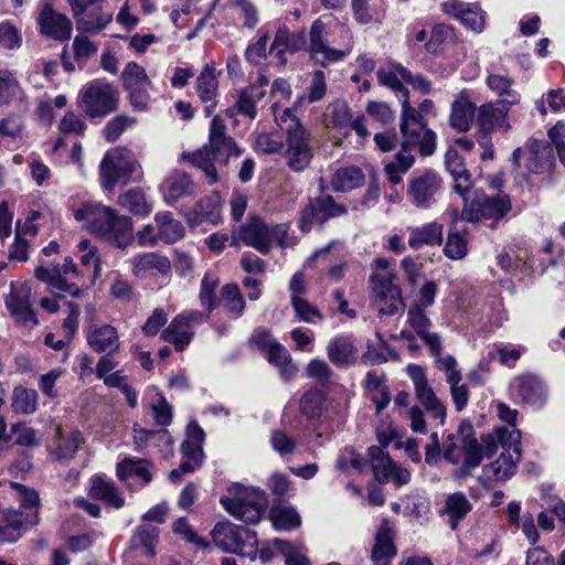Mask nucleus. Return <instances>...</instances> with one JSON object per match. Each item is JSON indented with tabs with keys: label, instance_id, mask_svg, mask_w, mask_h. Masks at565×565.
<instances>
[{
	"label": "nucleus",
	"instance_id": "obj_1",
	"mask_svg": "<svg viewBox=\"0 0 565 565\" xmlns=\"http://www.w3.org/2000/svg\"><path fill=\"white\" fill-rule=\"evenodd\" d=\"M339 39H329L327 24L322 18L316 19L309 30V42L303 31L291 33L286 26L279 28L270 46V53H275L281 65L287 60L286 52L295 53L307 47L310 58L322 67L344 60L353 50V35L343 24L335 26Z\"/></svg>",
	"mask_w": 565,
	"mask_h": 565
},
{
	"label": "nucleus",
	"instance_id": "obj_2",
	"mask_svg": "<svg viewBox=\"0 0 565 565\" xmlns=\"http://www.w3.org/2000/svg\"><path fill=\"white\" fill-rule=\"evenodd\" d=\"M73 216L77 222H83L93 235L120 249L134 241L131 218L109 206L86 202L73 211Z\"/></svg>",
	"mask_w": 565,
	"mask_h": 565
},
{
	"label": "nucleus",
	"instance_id": "obj_3",
	"mask_svg": "<svg viewBox=\"0 0 565 565\" xmlns=\"http://www.w3.org/2000/svg\"><path fill=\"white\" fill-rule=\"evenodd\" d=\"M484 444L483 456H491L500 446V456L484 466L483 477L488 481H507L518 470L521 459V433L514 428H495L492 435L482 438Z\"/></svg>",
	"mask_w": 565,
	"mask_h": 565
},
{
	"label": "nucleus",
	"instance_id": "obj_4",
	"mask_svg": "<svg viewBox=\"0 0 565 565\" xmlns=\"http://www.w3.org/2000/svg\"><path fill=\"white\" fill-rule=\"evenodd\" d=\"M454 191L462 199L463 207L460 218L476 223L481 220L498 221L511 210L508 194L500 192L495 196L486 195L477 188L472 179H454Z\"/></svg>",
	"mask_w": 565,
	"mask_h": 565
},
{
	"label": "nucleus",
	"instance_id": "obj_5",
	"mask_svg": "<svg viewBox=\"0 0 565 565\" xmlns=\"http://www.w3.org/2000/svg\"><path fill=\"white\" fill-rule=\"evenodd\" d=\"M224 120L220 116H214L210 122L207 145L185 157L192 166L203 171L206 177H216L214 161L217 154L236 158L241 154L236 142L227 135Z\"/></svg>",
	"mask_w": 565,
	"mask_h": 565
},
{
	"label": "nucleus",
	"instance_id": "obj_6",
	"mask_svg": "<svg viewBox=\"0 0 565 565\" xmlns=\"http://www.w3.org/2000/svg\"><path fill=\"white\" fill-rule=\"evenodd\" d=\"M220 502L231 515L247 524L258 523L268 505L265 491L239 483L231 486L228 495L222 497Z\"/></svg>",
	"mask_w": 565,
	"mask_h": 565
},
{
	"label": "nucleus",
	"instance_id": "obj_7",
	"mask_svg": "<svg viewBox=\"0 0 565 565\" xmlns=\"http://www.w3.org/2000/svg\"><path fill=\"white\" fill-rule=\"evenodd\" d=\"M276 122L287 138V163L294 172H301L311 160L309 136L290 108L275 115Z\"/></svg>",
	"mask_w": 565,
	"mask_h": 565
},
{
	"label": "nucleus",
	"instance_id": "obj_8",
	"mask_svg": "<svg viewBox=\"0 0 565 565\" xmlns=\"http://www.w3.org/2000/svg\"><path fill=\"white\" fill-rule=\"evenodd\" d=\"M409 92L401 98L402 115L399 130L408 143H417L420 156H430L436 150V134L427 127L423 115L409 104Z\"/></svg>",
	"mask_w": 565,
	"mask_h": 565
},
{
	"label": "nucleus",
	"instance_id": "obj_9",
	"mask_svg": "<svg viewBox=\"0 0 565 565\" xmlns=\"http://www.w3.org/2000/svg\"><path fill=\"white\" fill-rule=\"evenodd\" d=\"M287 236V226L276 224L268 226L259 216H250L248 222L241 225L237 236L233 235L231 245H236V239L242 241L245 245L255 248L260 254H268L273 243L282 244Z\"/></svg>",
	"mask_w": 565,
	"mask_h": 565
},
{
	"label": "nucleus",
	"instance_id": "obj_10",
	"mask_svg": "<svg viewBox=\"0 0 565 565\" xmlns=\"http://www.w3.org/2000/svg\"><path fill=\"white\" fill-rule=\"evenodd\" d=\"M213 542L224 552L235 553L249 559L257 556L256 533L230 522L218 523L212 531Z\"/></svg>",
	"mask_w": 565,
	"mask_h": 565
},
{
	"label": "nucleus",
	"instance_id": "obj_11",
	"mask_svg": "<svg viewBox=\"0 0 565 565\" xmlns=\"http://www.w3.org/2000/svg\"><path fill=\"white\" fill-rule=\"evenodd\" d=\"M443 455L448 462L460 465L458 477H466L481 463L483 449L475 437L451 435L444 445Z\"/></svg>",
	"mask_w": 565,
	"mask_h": 565
},
{
	"label": "nucleus",
	"instance_id": "obj_12",
	"mask_svg": "<svg viewBox=\"0 0 565 565\" xmlns=\"http://www.w3.org/2000/svg\"><path fill=\"white\" fill-rule=\"evenodd\" d=\"M119 94L104 79L88 83L81 92L79 107L89 117H105L118 107Z\"/></svg>",
	"mask_w": 565,
	"mask_h": 565
},
{
	"label": "nucleus",
	"instance_id": "obj_13",
	"mask_svg": "<svg viewBox=\"0 0 565 565\" xmlns=\"http://www.w3.org/2000/svg\"><path fill=\"white\" fill-rule=\"evenodd\" d=\"M372 303L381 316H393L403 305L402 290L395 273H373Z\"/></svg>",
	"mask_w": 565,
	"mask_h": 565
},
{
	"label": "nucleus",
	"instance_id": "obj_14",
	"mask_svg": "<svg viewBox=\"0 0 565 565\" xmlns=\"http://www.w3.org/2000/svg\"><path fill=\"white\" fill-rule=\"evenodd\" d=\"M205 434L196 422L189 423L186 427V438L181 445L182 462L178 469H173L169 479L172 482L181 480L184 473H191L203 463V443Z\"/></svg>",
	"mask_w": 565,
	"mask_h": 565
},
{
	"label": "nucleus",
	"instance_id": "obj_15",
	"mask_svg": "<svg viewBox=\"0 0 565 565\" xmlns=\"http://www.w3.org/2000/svg\"><path fill=\"white\" fill-rule=\"evenodd\" d=\"M36 21L42 35L60 42L71 39L72 21L65 14L54 10L52 0L40 1Z\"/></svg>",
	"mask_w": 565,
	"mask_h": 565
},
{
	"label": "nucleus",
	"instance_id": "obj_16",
	"mask_svg": "<svg viewBox=\"0 0 565 565\" xmlns=\"http://www.w3.org/2000/svg\"><path fill=\"white\" fill-rule=\"evenodd\" d=\"M347 212L343 205L337 204L329 193H322L315 200H310L308 205L302 210L299 227L306 233L309 232L313 225L323 224L330 217H335Z\"/></svg>",
	"mask_w": 565,
	"mask_h": 565
},
{
	"label": "nucleus",
	"instance_id": "obj_17",
	"mask_svg": "<svg viewBox=\"0 0 565 565\" xmlns=\"http://www.w3.org/2000/svg\"><path fill=\"white\" fill-rule=\"evenodd\" d=\"M31 288L26 281H11L10 291L4 298V305L15 322L25 326H36L38 319L30 302Z\"/></svg>",
	"mask_w": 565,
	"mask_h": 565
},
{
	"label": "nucleus",
	"instance_id": "obj_18",
	"mask_svg": "<svg viewBox=\"0 0 565 565\" xmlns=\"http://www.w3.org/2000/svg\"><path fill=\"white\" fill-rule=\"evenodd\" d=\"M510 395L516 402L542 406L546 401L547 388L536 375L524 374L512 380Z\"/></svg>",
	"mask_w": 565,
	"mask_h": 565
},
{
	"label": "nucleus",
	"instance_id": "obj_19",
	"mask_svg": "<svg viewBox=\"0 0 565 565\" xmlns=\"http://www.w3.org/2000/svg\"><path fill=\"white\" fill-rule=\"evenodd\" d=\"M220 285V279L217 275L213 271L205 273L200 287V303L202 308L206 310V312H201L196 310L183 311L179 313L183 316L184 321L193 328L195 323H202L210 318L211 312L216 308L217 299H216V289Z\"/></svg>",
	"mask_w": 565,
	"mask_h": 565
},
{
	"label": "nucleus",
	"instance_id": "obj_20",
	"mask_svg": "<svg viewBox=\"0 0 565 565\" xmlns=\"http://www.w3.org/2000/svg\"><path fill=\"white\" fill-rule=\"evenodd\" d=\"M441 7L447 15L460 21L465 26L477 33L483 31L487 14L478 3L448 0Z\"/></svg>",
	"mask_w": 565,
	"mask_h": 565
},
{
	"label": "nucleus",
	"instance_id": "obj_21",
	"mask_svg": "<svg viewBox=\"0 0 565 565\" xmlns=\"http://www.w3.org/2000/svg\"><path fill=\"white\" fill-rule=\"evenodd\" d=\"M35 513L23 514L21 510L8 509L0 513V542L12 543L20 539L22 532L36 525Z\"/></svg>",
	"mask_w": 565,
	"mask_h": 565
},
{
	"label": "nucleus",
	"instance_id": "obj_22",
	"mask_svg": "<svg viewBox=\"0 0 565 565\" xmlns=\"http://www.w3.org/2000/svg\"><path fill=\"white\" fill-rule=\"evenodd\" d=\"M407 324L428 348L430 355L438 354L441 338L437 332L430 330L433 322L422 309V306L409 307L407 311Z\"/></svg>",
	"mask_w": 565,
	"mask_h": 565
},
{
	"label": "nucleus",
	"instance_id": "obj_23",
	"mask_svg": "<svg viewBox=\"0 0 565 565\" xmlns=\"http://www.w3.org/2000/svg\"><path fill=\"white\" fill-rule=\"evenodd\" d=\"M88 347L96 353H118L121 349L119 333L116 327L104 324H92L86 332Z\"/></svg>",
	"mask_w": 565,
	"mask_h": 565
},
{
	"label": "nucleus",
	"instance_id": "obj_24",
	"mask_svg": "<svg viewBox=\"0 0 565 565\" xmlns=\"http://www.w3.org/2000/svg\"><path fill=\"white\" fill-rule=\"evenodd\" d=\"M329 360L338 367H349L358 361L356 339L350 333H341L332 338L327 347Z\"/></svg>",
	"mask_w": 565,
	"mask_h": 565
},
{
	"label": "nucleus",
	"instance_id": "obj_25",
	"mask_svg": "<svg viewBox=\"0 0 565 565\" xmlns=\"http://www.w3.org/2000/svg\"><path fill=\"white\" fill-rule=\"evenodd\" d=\"M100 171L103 177H127L140 174L141 168L129 151L115 150L105 154Z\"/></svg>",
	"mask_w": 565,
	"mask_h": 565
},
{
	"label": "nucleus",
	"instance_id": "obj_26",
	"mask_svg": "<svg viewBox=\"0 0 565 565\" xmlns=\"http://www.w3.org/2000/svg\"><path fill=\"white\" fill-rule=\"evenodd\" d=\"M186 222L191 228L203 223L217 225L222 222L221 196L214 192L198 201L192 211L186 214Z\"/></svg>",
	"mask_w": 565,
	"mask_h": 565
},
{
	"label": "nucleus",
	"instance_id": "obj_27",
	"mask_svg": "<svg viewBox=\"0 0 565 565\" xmlns=\"http://www.w3.org/2000/svg\"><path fill=\"white\" fill-rule=\"evenodd\" d=\"M131 273L135 277L143 279L158 274L170 271L171 263L168 257L158 253H142L129 259Z\"/></svg>",
	"mask_w": 565,
	"mask_h": 565
},
{
	"label": "nucleus",
	"instance_id": "obj_28",
	"mask_svg": "<svg viewBox=\"0 0 565 565\" xmlns=\"http://www.w3.org/2000/svg\"><path fill=\"white\" fill-rule=\"evenodd\" d=\"M396 553L394 530L390 525L388 520L384 519L375 534V543L371 554L373 565H391Z\"/></svg>",
	"mask_w": 565,
	"mask_h": 565
},
{
	"label": "nucleus",
	"instance_id": "obj_29",
	"mask_svg": "<svg viewBox=\"0 0 565 565\" xmlns=\"http://www.w3.org/2000/svg\"><path fill=\"white\" fill-rule=\"evenodd\" d=\"M218 81L213 64H207L196 78V93L204 106V113L210 116L217 104Z\"/></svg>",
	"mask_w": 565,
	"mask_h": 565
},
{
	"label": "nucleus",
	"instance_id": "obj_30",
	"mask_svg": "<svg viewBox=\"0 0 565 565\" xmlns=\"http://www.w3.org/2000/svg\"><path fill=\"white\" fill-rule=\"evenodd\" d=\"M408 232V245L413 249H420L424 246H439L443 243L444 226L438 222L411 227Z\"/></svg>",
	"mask_w": 565,
	"mask_h": 565
},
{
	"label": "nucleus",
	"instance_id": "obj_31",
	"mask_svg": "<svg viewBox=\"0 0 565 565\" xmlns=\"http://www.w3.org/2000/svg\"><path fill=\"white\" fill-rule=\"evenodd\" d=\"M89 493L94 499L102 500L115 509H120L125 505V498L115 482L106 476H94L90 479Z\"/></svg>",
	"mask_w": 565,
	"mask_h": 565
},
{
	"label": "nucleus",
	"instance_id": "obj_32",
	"mask_svg": "<svg viewBox=\"0 0 565 565\" xmlns=\"http://www.w3.org/2000/svg\"><path fill=\"white\" fill-rule=\"evenodd\" d=\"M183 316H175L169 326L162 330L161 339L173 344L175 351L182 352L192 341L194 330L185 321Z\"/></svg>",
	"mask_w": 565,
	"mask_h": 565
},
{
	"label": "nucleus",
	"instance_id": "obj_33",
	"mask_svg": "<svg viewBox=\"0 0 565 565\" xmlns=\"http://www.w3.org/2000/svg\"><path fill=\"white\" fill-rule=\"evenodd\" d=\"M508 106L501 105L495 107L492 103L481 105L477 110V125L479 131L483 135V138L497 128L505 125L507 114L509 111Z\"/></svg>",
	"mask_w": 565,
	"mask_h": 565
},
{
	"label": "nucleus",
	"instance_id": "obj_34",
	"mask_svg": "<svg viewBox=\"0 0 565 565\" xmlns=\"http://www.w3.org/2000/svg\"><path fill=\"white\" fill-rule=\"evenodd\" d=\"M83 441L79 430H72L66 435L61 428H57L54 445L50 447V455L57 461L70 460Z\"/></svg>",
	"mask_w": 565,
	"mask_h": 565
},
{
	"label": "nucleus",
	"instance_id": "obj_35",
	"mask_svg": "<svg viewBox=\"0 0 565 565\" xmlns=\"http://www.w3.org/2000/svg\"><path fill=\"white\" fill-rule=\"evenodd\" d=\"M158 238L166 244H173L185 235L184 225L173 217L170 211H159L154 215Z\"/></svg>",
	"mask_w": 565,
	"mask_h": 565
},
{
	"label": "nucleus",
	"instance_id": "obj_36",
	"mask_svg": "<svg viewBox=\"0 0 565 565\" xmlns=\"http://www.w3.org/2000/svg\"><path fill=\"white\" fill-rule=\"evenodd\" d=\"M440 184L437 179H412L408 185V196L417 207H429L435 201Z\"/></svg>",
	"mask_w": 565,
	"mask_h": 565
},
{
	"label": "nucleus",
	"instance_id": "obj_37",
	"mask_svg": "<svg viewBox=\"0 0 565 565\" xmlns=\"http://www.w3.org/2000/svg\"><path fill=\"white\" fill-rule=\"evenodd\" d=\"M376 76L380 85L401 93L402 97H404V92H408L403 82L411 79V72L398 63H390L387 66L379 68Z\"/></svg>",
	"mask_w": 565,
	"mask_h": 565
},
{
	"label": "nucleus",
	"instance_id": "obj_38",
	"mask_svg": "<svg viewBox=\"0 0 565 565\" xmlns=\"http://www.w3.org/2000/svg\"><path fill=\"white\" fill-rule=\"evenodd\" d=\"M118 204L136 216H148L153 205L141 188H134L125 191L118 196Z\"/></svg>",
	"mask_w": 565,
	"mask_h": 565
},
{
	"label": "nucleus",
	"instance_id": "obj_39",
	"mask_svg": "<svg viewBox=\"0 0 565 565\" xmlns=\"http://www.w3.org/2000/svg\"><path fill=\"white\" fill-rule=\"evenodd\" d=\"M163 200L168 205H174L181 199L196 193V186L191 179H164L160 185Z\"/></svg>",
	"mask_w": 565,
	"mask_h": 565
},
{
	"label": "nucleus",
	"instance_id": "obj_40",
	"mask_svg": "<svg viewBox=\"0 0 565 565\" xmlns=\"http://www.w3.org/2000/svg\"><path fill=\"white\" fill-rule=\"evenodd\" d=\"M476 106L468 98H457L451 105L449 124L451 128L459 132H466L470 129L472 118L476 115Z\"/></svg>",
	"mask_w": 565,
	"mask_h": 565
},
{
	"label": "nucleus",
	"instance_id": "obj_41",
	"mask_svg": "<svg viewBox=\"0 0 565 565\" xmlns=\"http://www.w3.org/2000/svg\"><path fill=\"white\" fill-rule=\"evenodd\" d=\"M488 88L498 95L500 104L504 107H512L520 102V94L512 88L513 81L499 74H489L486 79Z\"/></svg>",
	"mask_w": 565,
	"mask_h": 565
},
{
	"label": "nucleus",
	"instance_id": "obj_42",
	"mask_svg": "<svg viewBox=\"0 0 565 565\" xmlns=\"http://www.w3.org/2000/svg\"><path fill=\"white\" fill-rule=\"evenodd\" d=\"M34 275L39 280L44 281L58 290L65 291L71 296L77 297L81 294V289L76 284L68 282L64 277H62L60 265L52 267L39 266L35 268Z\"/></svg>",
	"mask_w": 565,
	"mask_h": 565
},
{
	"label": "nucleus",
	"instance_id": "obj_43",
	"mask_svg": "<svg viewBox=\"0 0 565 565\" xmlns=\"http://www.w3.org/2000/svg\"><path fill=\"white\" fill-rule=\"evenodd\" d=\"M116 475L120 480L129 478H139L143 484H148L152 476L148 469V462L143 459L126 457L117 463Z\"/></svg>",
	"mask_w": 565,
	"mask_h": 565
},
{
	"label": "nucleus",
	"instance_id": "obj_44",
	"mask_svg": "<svg viewBox=\"0 0 565 565\" xmlns=\"http://www.w3.org/2000/svg\"><path fill=\"white\" fill-rule=\"evenodd\" d=\"M415 148L418 149L417 143H408L406 138H403L401 150L392 160L385 163L384 170L386 174L388 177H395L406 173L415 162V157L412 153V150Z\"/></svg>",
	"mask_w": 565,
	"mask_h": 565
},
{
	"label": "nucleus",
	"instance_id": "obj_45",
	"mask_svg": "<svg viewBox=\"0 0 565 565\" xmlns=\"http://www.w3.org/2000/svg\"><path fill=\"white\" fill-rule=\"evenodd\" d=\"M266 95V89L259 86H248L242 89L235 102L237 114H242L249 119H255L257 115L256 104Z\"/></svg>",
	"mask_w": 565,
	"mask_h": 565
},
{
	"label": "nucleus",
	"instance_id": "obj_46",
	"mask_svg": "<svg viewBox=\"0 0 565 565\" xmlns=\"http://www.w3.org/2000/svg\"><path fill=\"white\" fill-rule=\"evenodd\" d=\"M269 518L274 527L279 531H291L301 525L299 513L288 505H274L269 511Z\"/></svg>",
	"mask_w": 565,
	"mask_h": 565
},
{
	"label": "nucleus",
	"instance_id": "obj_47",
	"mask_svg": "<svg viewBox=\"0 0 565 565\" xmlns=\"http://www.w3.org/2000/svg\"><path fill=\"white\" fill-rule=\"evenodd\" d=\"M326 394L318 387L306 391L300 398L299 408L308 419L319 418L324 409Z\"/></svg>",
	"mask_w": 565,
	"mask_h": 565
},
{
	"label": "nucleus",
	"instance_id": "obj_48",
	"mask_svg": "<svg viewBox=\"0 0 565 565\" xmlns=\"http://www.w3.org/2000/svg\"><path fill=\"white\" fill-rule=\"evenodd\" d=\"M267 360L279 370V374L285 381L295 376L297 367L291 362L290 353L278 342L267 351Z\"/></svg>",
	"mask_w": 565,
	"mask_h": 565
},
{
	"label": "nucleus",
	"instance_id": "obj_49",
	"mask_svg": "<svg viewBox=\"0 0 565 565\" xmlns=\"http://www.w3.org/2000/svg\"><path fill=\"white\" fill-rule=\"evenodd\" d=\"M369 456L374 478L380 483H386L388 475L396 462L391 459L383 448L377 446L369 448Z\"/></svg>",
	"mask_w": 565,
	"mask_h": 565
},
{
	"label": "nucleus",
	"instance_id": "obj_50",
	"mask_svg": "<svg viewBox=\"0 0 565 565\" xmlns=\"http://www.w3.org/2000/svg\"><path fill=\"white\" fill-rule=\"evenodd\" d=\"M415 394L417 401L425 407L430 416L439 420L440 424H444L446 418V407L437 398L431 386L429 384L420 386L415 390Z\"/></svg>",
	"mask_w": 565,
	"mask_h": 565
},
{
	"label": "nucleus",
	"instance_id": "obj_51",
	"mask_svg": "<svg viewBox=\"0 0 565 565\" xmlns=\"http://www.w3.org/2000/svg\"><path fill=\"white\" fill-rule=\"evenodd\" d=\"M158 539L159 530L156 526L139 525L131 537V545L136 548H142L147 556L153 557Z\"/></svg>",
	"mask_w": 565,
	"mask_h": 565
},
{
	"label": "nucleus",
	"instance_id": "obj_52",
	"mask_svg": "<svg viewBox=\"0 0 565 565\" xmlns=\"http://www.w3.org/2000/svg\"><path fill=\"white\" fill-rule=\"evenodd\" d=\"M11 407L18 414H33L38 407L36 391L22 386L15 387L12 393Z\"/></svg>",
	"mask_w": 565,
	"mask_h": 565
},
{
	"label": "nucleus",
	"instance_id": "obj_53",
	"mask_svg": "<svg viewBox=\"0 0 565 565\" xmlns=\"http://www.w3.org/2000/svg\"><path fill=\"white\" fill-rule=\"evenodd\" d=\"M468 252L466 230H458L451 226L444 247V254L450 259H462Z\"/></svg>",
	"mask_w": 565,
	"mask_h": 565
},
{
	"label": "nucleus",
	"instance_id": "obj_54",
	"mask_svg": "<svg viewBox=\"0 0 565 565\" xmlns=\"http://www.w3.org/2000/svg\"><path fill=\"white\" fill-rule=\"evenodd\" d=\"M220 301L234 318L241 317L245 310V300L236 284L223 286Z\"/></svg>",
	"mask_w": 565,
	"mask_h": 565
},
{
	"label": "nucleus",
	"instance_id": "obj_55",
	"mask_svg": "<svg viewBox=\"0 0 565 565\" xmlns=\"http://www.w3.org/2000/svg\"><path fill=\"white\" fill-rule=\"evenodd\" d=\"M446 509L450 516V526L455 530L458 522L471 511L472 505L462 492H456L447 498Z\"/></svg>",
	"mask_w": 565,
	"mask_h": 565
},
{
	"label": "nucleus",
	"instance_id": "obj_56",
	"mask_svg": "<svg viewBox=\"0 0 565 565\" xmlns=\"http://www.w3.org/2000/svg\"><path fill=\"white\" fill-rule=\"evenodd\" d=\"M11 488L14 489L18 501L20 502L18 510H21L23 514L34 512L35 516L39 519L41 501L38 491L18 482H12Z\"/></svg>",
	"mask_w": 565,
	"mask_h": 565
},
{
	"label": "nucleus",
	"instance_id": "obj_57",
	"mask_svg": "<svg viewBox=\"0 0 565 565\" xmlns=\"http://www.w3.org/2000/svg\"><path fill=\"white\" fill-rule=\"evenodd\" d=\"M273 544L277 552L285 557L286 565H310L309 559L301 552L302 546L300 544L281 539H274Z\"/></svg>",
	"mask_w": 565,
	"mask_h": 565
},
{
	"label": "nucleus",
	"instance_id": "obj_58",
	"mask_svg": "<svg viewBox=\"0 0 565 565\" xmlns=\"http://www.w3.org/2000/svg\"><path fill=\"white\" fill-rule=\"evenodd\" d=\"M20 93V84L14 74L0 68V107L10 104Z\"/></svg>",
	"mask_w": 565,
	"mask_h": 565
},
{
	"label": "nucleus",
	"instance_id": "obj_59",
	"mask_svg": "<svg viewBox=\"0 0 565 565\" xmlns=\"http://www.w3.org/2000/svg\"><path fill=\"white\" fill-rule=\"evenodd\" d=\"M122 83L125 88L131 89L135 87H149L150 81L142 66L137 63L130 62L126 65L122 74Z\"/></svg>",
	"mask_w": 565,
	"mask_h": 565
},
{
	"label": "nucleus",
	"instance_id": "obj_60",
	"mask_svg": "<svg viewBox=\"0 0 565 565\" xmlns=\"http://www.w3.org/2000/svg\"><path fill=\"white\" fill-rule=\"evenodd\" d=\"M327 126L332 125L335 128H347L352 121L351 110L347 103L335 100L329 105Z\"/></svg>",
	"mask_w": 565,
	"mask_h": 565
},
{
	"label": "nucleus",
	"instance_id": "obj_61",
	"mask_svg": "<svg viewBox=\"0 0 565 565\" xmlns=\"http://www.w3.org/2000/svg\"><path fill=\"white\" fill-rule=\"evenodd\" d=\"M443 343L440 342V349L438 354L431 355L435 359L436 367L445 373L446 381L450 384L454 382H461V372L458 369L457 360L452 355L441 356Z\"/></svg>",
	"mask_w": 565,
	"mask_h": 565
},
{
	"label": "nucleus",
	"instance_id": "obj_62",
	"mask_svg": "<svg viewBox=\"0 0 565 565\" xmlns=\"http://www.w3.org/2000/svg\"><path fill=\"white\" fill-rule=\"evenodd\" d=\"M284 148L282 140L273 132H258L254 136V149L257 152L270 154L281 151Z\"/></svg>",
	"mask_w": 565,
	"mask_h": 565
},
{
	"label": "nucleus",
	"instance_id": "obj_63",
	"mask_svg": "<svg viewBox=\"0 0 565 565\" xmlns=\"http://www.w3.org/2000/svg\"><path fill=\"white\" fill-rule=\"evenodd\" d=\"M291 305L299 320L307 323H318L322 321L321 312L306 299L301 297H291Z\"/></svg>",
	"mask_w": 565,
	"mask_h": 565
},
{
	"label": "nucleus",
	"instance_id": "obj_64",
	"mask_svg": "<svg viewBox=\"0 0 565 565\" xmlns=\"http://www.w3.org/2000/svg\"><path fill=\"white\" fill-rule=\"evenodd\" d=\"M136 124V119L129 116H117L109 120L103 129V135L108 142H115L128 128Z\"/></svg>",
	"mask_w": 565,
	"mask_h": 565
}]
</instances>
